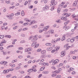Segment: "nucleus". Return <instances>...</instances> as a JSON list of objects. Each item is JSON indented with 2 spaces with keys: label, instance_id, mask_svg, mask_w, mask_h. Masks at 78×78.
Segmentation results:
<instances>
[{
  "label": "nucleus",
  "instance_id": "f257e3e1",
  "mask_svg": "<svg viewBox=\"0 0 78 78\" xmlns=\"http://www.w3.org/2000/svg\"><path fill=\"white\" fill-rule=\"evenodd\" d=\"M48 9H49V6H48V5H46L44 7H43L42 9L43 11H47L48 10Z\"/></svg>",
  "mask_w": 78,
  "mask_h": 78
},
{
  "label": "nucleus",
  "instance_id": "f03ea898",
  "mask_svg": "<svg viewBox=\"0 0 78 78\" xmlns=\"http://www.w3.org/2000/svg\"><path fill=\"white\" fill-rule=\"evenodd\" d=\"M34 71V72H37V70L36 69H30L28 70V72H33Z\"/></svg>",
  "mask_w": 78,
  "mask_h": 78
},
{
  "label": "nucleus",
  "instance_id": "7ed1b4c3",
  "mask_svg": "<svg viewBox=\"0 0 78 78\" xmlns=\"http://www.w3.org/2000/svg\"><path fill=\"white\" fill-rule=\"evenodd\" d=\"M58 62H59V59H56L55 60V62L52 63V65L54 66L55 65V64H57V63H58Z\"/></svg>",
  "mask_w": 78,
  "mask_h": 78
},
{
  "label": "nucleus",
  "instance_id": "20e7f679",
  "mask_svg": "<svg viewBox=\"0 0 78 78\" xmlns=\"http://www.w3.org/2000/svg\"><path fill=\"white\" fill-rule=\"evenodd\" d=\"M51 6H55V0H52L51 1Z\"/></svg>",
  "mask_w": 78,
  "mask_h": 78
},
{
  "label": "nucleus",
  "instance_id": "39448f33",
  "mask_svg": "<svg viewBox=\"0 0 78 78\" xmlns=\"http://www.w3.org/2000/svg\"><path fill=\"white\" fill-rule=\"evenodd\" d=\"M6 17H8V19H9V20H12V19H13V18L11 16L9 15H7L6 16Z\"/></svg>",
  "mask_w": 78,
  "mask_h": 78
},
{
  "label": "nucleus",
  "instance_id": "423d86ee",
  "mask_svg": "<svg viewBox=\"0 0 78 78\" xmlns=\"http://www.w3.org/2000/svg\"><path fill=\"white\" fill-rule=\"evenodd\" d=\"M34 38L32 40V42H34V41H37V39H36V36L35 35L34 37Z\"/></svg>",
  "mask_w": 78,
  "mask_h": 78
},
{
  "label": "nucleus",
  "instance_id": "0eeeda50",
  "mask_svg": "<svg viewBox=\"0 0 78 78\" xmlns=\"http://www.w3.org/2000/svg\"><path fill=\"white\" fill-rule=\"evenodd\" d=\"M9 71V69H7L6 70H5L3 71V73H8Z\"/></svg>",
  "mask_w": 78,
  "mask_h": 78
},
{
  "label": "nucleus",
  "instance_id": "6e6552de",
  "mask_svg": "<svg viewBox=\"0 0 78 78\" xmlns=\"http://www.w3.org/2000/svg\"><path fill=\"white\" fill-rule=\"evenodd\" d=\"M37 44V42L35 41L33 42L32 44H31V46L32 47H34V46H35V45Z\"/></svg>",
  "mask_w": 78,
  "mask_h": 78
},
{
  "label": "nucleus",
  "instance_id": "1a4fd4ad",
  "mask_svg": "<svg viewBox=\"0 0 78 78\" xmlns=\"http://www.w3.org/2000/svg\"><path fill=\"white\" fill-rule=\"evenodd\" d=\"M75 38L74 37H73L70 40V42L71 43H73L74 41H75Z\"/></svg>",
  "mask_w": 78,
  "mask_h": 78
},
{
  "label": "nucleus",
  "instance_id": "9d476101",
  "mask_svg": "<svg viewBox=\"0 0 78 78\" xmlns=\"http://www.w3.org/2000/svg\"><path fill=\"white\" fill-rule=\"evenodd\" d=\"M34 23H35V20H33L32 22L30 23L29 25H33Z\"/></svg>",
  "mask_w": 78,
  "mask_h": 78
},
{
  "label": "nucleus",
  "instance_id": "9b49d317",
  "mask_svg": "<svg viewBox=\"0 0 78 78\" xmlns=\"http://www.w3.org/2000/svg\"><path fill=\"white\" fill-rule=\"evenodd\" d=\"M53 49V48L52 47H50L49 48H47V50L48 51H51Z\"/></svg>",
  "mask_w": 78,
  "mask_h": 78
},
{
  "label": "nucleus",
  "instance_id": "f8f14e48",
  "mask_svg": "<svg viewBox=\"0 0 78 78\" xmlns=\"http://www.w3.org/2000/svg\"><path fill=\"white\" fill-rule=\"evenodd\" d=\"M74 70V68H71L69 69V70L68 71V72H70L71 71H73Z\"/></svg>",
  "mask_w": 78,
  "mask_h": 78
},
{
  "label": "nucleus",
  "instance_id": "ddd939ff",
  "mask_svg": "<svg viewBox=\"0 0 78 78\" xmlns=\"http://www.w3.org/2000/svg\"><path fill=\"white\" fill-rule=\"evenodd\" d=\"M77 5V1H75L74 2L73 4V6H75Z\"/></svg>",
  "mask_w": 78,
  "mask_h": 78
},
{
  "label": "nucleus",
  "instance_id": "4468645a",
  "mask_svg": "<svg viewBox=\"0 0 78 78\" xmlns=\"http://www.w3.org/2000/svg\"><path fill=\"white\" fill-rule=\"evenodd\" d=\"M43 73H44V74H48L49 73L48 71H44L42 72Z\"/></svg>",
  "mask_w": 78,
  "mask_h": 78
},
{
  "label": "nucleus",
  "instance_id": "2eb2a0df",
  "mask_svg": "<svg viewBox=\"0 0 78 78\" xmlns=\"http://www.w3.org/2000/svg\"><path fill=\"white\" fill-rule=\"evenodd\" d=\"M66 18H67L66 17H62L61 18V20H64V21H66Z\"/></svg>",
  "mask_w": 78,
  "mask_h": 78
},
{
  "label": "nucleus",
  "instance_id": "dca6fc26",
  "mask_svg": "<svg viewBox=\"0 0 78 78\" xmlns=\"http://www.w3.org/2000/svg\"><path fill=\"white\" fill-rule=\"evenodd\" d=\"M44 69H45V66H43L42 67H41L40 68V71H42V70H44Z\"/></svg>",
  "mask_w": 78,
  "mask_h": 78
},
{
  "label": "nucleus",
  "instance_id": "f3484780",
  "mask_svg": "<svg viewBox=\"0 0 78 78\" xmlns=\"http://www.w3.org/2000/svg\"><path fill=\"white\" fill-rule=\"evenodd\" d=\"M49 33H51V34H53L54 33V30H50L49 31Z\"/></svg>",
  "mask_w": 78,
  "mask_h": 78
},
{
  "label": "nucleus",
  "instance_id": "a211bd4d",
  "mask_svg": "<svg viewBox=\"0 0 78 78\" xmlns=\"http://www.w3.org/2000/svg\"><path fill=\"white\" fill-rule=\"evenodd\" d=\"M25 21H26L27 22H30V21H31V20H29L27 18H25Z\"/></svg>",
  "mask_w": 78,
  "mask_h": 78
},
{
  "label": "nucleus",
  "instance_id": "6ab92c4d",
  "mask_svg": "<svg viewBox=\"0 0 78 78\" xmlns=\"http://www.w3.org/2000/svg\"><path fill=\"white\" fill-rule=\"evenodd\" d=\"M41 53H42V54H44V53H46V51L45 50L42 51H41Z\"/></svg>",
  "mask_w": 78,
  "mask_h": 78
},
{
  "label": "nucleus",
  "instance_id": "aec40b11",
  "mask_svg": "<svg viewBox=\"0 0 78 78\" xmlns=\"http://www.w3.org/2000/svg\"><path fill=\"white\" fill-rule=\"evenodd\" d=\"M65 37H66V36H63L62 39V41H64V40H65Z\"/></svg>",
  "mask_w": 78,
  "mask_h": 78
},
{
  "label": "nucleus",
  "instance_id": "412c9836",
  "mask_svg": "<svg viewBox=\"0 0 78 78\" xmlns=\"http://www.w3.org/2000/svg\"><path fill=\"white\" fill-rule=\"evenodd\" d=\"M21 15L22 16H25V13H24L23 11H22L21 12Z\"/></svg>",
  "mask_w": 78,
  "mask_h": 78
},
{
  "label": "nucleus",
  "instance_id": "4be33fe9",
  "mask_svg": "<svg viewBox=\"0 0 78 78\" xmlns=\"http://www.w3.org/2000/svg\"><path fill=\"white\" fill-rule=\"evenodd\" d=\"M37 25H36L35 26H32V28H37Z\"/></svg>",
  "mask_w": 78,
  "mask_h": 78
},
{
  "label": "nucleus",
  "instance_id": "5701e85b",
  "mask_svg": "<svg viewBox=\"0 0 78 78\" xmlns=\"http://www.w3.org/2000/svg\"><path fill=\"white\" fill-rule=\"evenodd\" d=\"M2 52L3 53V55H6V54L7 53H6V52H5V51H3V50H2Z\"/></svg>",
  "mask_w": 78,
  "mask_h": 78
},
{
  "label": "nucleus",
  "instance_id": "b1692460",
  "mask_svg": "<svg viewBox=\"0 0 78 78\" xmlns=\"http://www.w3.org/2000/svg\"><path fill=\"white\" fill-rule=\"evenodd\" d=\"M60 11H61V9L60 8H58L57 9V12L58 13H59V12H60Z\"/></svg>",
  "mask_w": 78,
  "mask_h": 78
},
{
  "label": "nucleus",
  "instance_id": "393cba45",
  "mask_svg": "<svg viewBox=\"0 0 78 78\" xmlns=\"http://www.w3.org/2000/svg\"><path fill=\"white\" fill-rule=\"evenodd\" d=\"M46 45H47V46L49 45V46H50L51 45V43H47L46 44Z\"/></svg>",
  "mask_w": 78,
  "mask_h": 78
},
{
  "label": "nucleus",
  "instance_id": "a878e982",
  "mask_svg": "<svg viewBox=\"0 0 78 78\" xmlns=\"http://www.w3.org/2000/svg\"><path fill=\"white\" fill-rule=\"evenodd\" d=\"M4 35H0V39H3V37H4Z\"/></svg>",
  "mask_w": 78,
  "mask_h": 78
},
{
  "label": "nucleus",
  "instance_id": "bb28decb",
  "mask_svg": "<svg viewBox=\"0 0 78 78\" xmlns=\"http://www.w3.org/2000/svg\"><path fill=\"white\" fill-rule=\"evenodd\" d=\"M20 12H18L16 13L15 14V16H19V15H20Z\"/></svg>",
  "mask_w": 78,
  "mask_h": 78
},
{
  "label": "nucleus",
  "instance_id": "cd10ccee",
  "mask_svg": "<svg viewBox=\"0 0 78 78\" xmlns=\"http://www.w3.org/2000/svg\"><path fill=\"white\" fill-rule=\"evenodd\" d=\"M70 40H71V39L70 38H68L66 40V41L69 42H70Z\"/></svg>",
  "mask_w": 78,
  "mask_h": 78
},
{
  "label": "nucleus",
  "instance_id": "c85d7f7f",
  "mask_svg": "<svg viewBox=\"0 0 78 78\" xmlns=\"http://www.w3.org/2000/svg\"><path fill=\"white\" fill-rule=\"evenodd\" d=\"M61 41V38H59L56 40V42H58V41Z\"/></svg>",
  "mask_w": 78,
  "mask_h": 78
},
{
  "label": "nucleus",
  "instance_id": "c756f323",
  "mask_svg": "<svg viewBox=\"0 0 78 78\" xmlns=\"http://www.w3.org/2000/svg\"><path fill=\"white\" fill-rule=\"evenodd\" d=\"M5 37H8V38H11V36L9 35H5Z\"/></svg>",
  "mask_w": 78,
  "mask_h": 78
},
{
  "label": "nucleus",
  "instance_id": "7c9ffc66",
  "mask_svg": "<svg viewBox=\"0 0 78 78\" xmlns=\"http://www.w3.org/2000/svg\"><path fill=\"white\" fill-rule=\"evenodd\" d=\"M54 72L55 73H56V74H58V73H59V71L58 70L55 71Z\"/></svg>",
  "mask_w": 78,
  "mask_h": 78
},
{
  "label": "nucleus",
  "instance_id": "2f4dec72",
  "mask_svg": "<svg viewBox=\"0 0 78 78\" xmlns=\"http://www.w3.org/2000/svg\"><path fill=\"white\" fill-rule=\"evenodd\" d=\"M70 9H71V10H72L73 11H75V9H76L75 8H73V9H71V8H69Z\"/></svg>",
  "mask_w": 78,
  "mask_h": 78
},
{
  "label": "nucleus",
  "instance_id": "473e14b6",
  "mask_svg": "<svg viewBox=\"0 0 78 78\" xmlns=\"http://www.w3.org/2000/svg\"><path fill=\"white\" fill-rule=\"evenodd\" d=\"M57 23H60L61 22V20H57L56 21Z\"/></svg>",
  "mask_w": 78,
  "mask_h": 78
},
{
  "label": "nucleus",
  "instance_id": "72a5a7b5",
  "mask_svg": "<svg viewBox=\"0 0 78 78\" xmlns=\"http://www.w3.org/2000/svg\"><path fill=\"white\" fill-rule=\"evenodd\" d=\"M6 42V41L5 40H4L2 41L1 42V44H5Z\"/></svg>",
  "mask_w": 78,
  "mask_h": 78
},
{
  "label": "nucleus",
  "instance_id": "f704fd0d",
  "mask_svg": "<svg viewBox=\"0 0 78 78\" xmlns=\"http://www.w3.org/2000/svg\"><path fill=\"white\" fill-rule=\"evenodd\" d=\"M61 77V76L60 75H58L56 76V78H60Z\"/></svg>",
  "mask_w": 78,
  "mask_h": 78
},
{
  "label": "nucleus",
  "instance_id": "c9c22d12",
  "mask_svg": "<svg viewBox=\"0 0 78 78\" xmlns=\"http://www.w3.org/2000/svg\"><path fill=\"white\" fill-rule=\"evenodd\" d=\"M64 4H65V3L64 2H62L61 4L59 5V6H62V5H64Z\"/></svg>",
  "mask_w": 78,
  "mask_h": 78
},
{
  "label": "nucleus",
  "instance_id": "e433bc0d",
  "mask_svg": "<svg viewBox=\"0 0 78 78\" xmlns=\"http://www.w3.org/2000/svg\"><path fill=\"white\" fill-rule=\"evenodd\" d=\"M54 9H55V6H53L51 8V11H53V10H54Z\"/></svg>",
  "mask_w": 78,
  "mask_h": 78
},
{
  "label": "nucleus",
  "instance_id": "4c0bfd02",
  "mask_svg": "<svg viewBox=\"0 0 78 78\" xmlns=\"http://www.w3.org/2000/svg\"><path fill=\"white\" fill-rule=\"evenodd\" d=\"M70 28V27H66L65 29V30H68V29H69Z\"/></svg>",
  "mask_w": 78,
  "mask_h": 78
},
{
  "label": "nucleus",
  "instance_id": "58836bf2",
  "mask_svg": "<svg viewBox=\"0 0 78 78\" xmlns=\"http://www.w3.org/2000/svg\"><path fill=\"white\" fill-rule=\"evenodd\" d=\"M25 41L24 40H22L20 41V43H21V44H22V43H25Z\"/></svg>",
  "mask_w": 78,
  "mask_h": 78
},
{
  "label": "nucleus",
  "instance_id": "ea45409f",
  "mask_svg": "<svg viewBox=\"0 0 78 78\" xmlns=\"http://www.w3.org/2000/svg\"><path fill=\"white\" fill-rule=\"evenodd\" d=\"M27 49L28 50V51H31L32 48H27Z\"/></svg>",
  "mask_w": 78,
  "mask_h": 78
},
{
  "label": "nucleus",
  "instance_id": "a19ab883",
  "mask_svg": "<svg viewBox=\"0 0 78 78\" xmlns=\"http://www.w3.org/2000/svg\"><path fill=\"white\" fill-rule=\"evenodd\" d=\"M76 72L75 71H73L72 72V75H75Z\"/></svg>",
  "mask_w": 78,
  "mask_h": 78
},
{
  "label": "nucleus",
  "instance_id": "79ce46f5",
  "mask_svg": "<svg viewBox=\"0 0 78 78\" xmlns=\"http://www.w3.org/2000/svg\"><path fill=\"white\" fill-rule=\"evenodd\" d=\"M28 25V23H24L23 24V25L24 26H26V25Z\"/></svg>",
  "mask_w": 78,
  "mask_h": 78
},
{
  "label": "nucleus",
  "instance_id": "37998d69",
  "mask_svg": "<svg viewBox=\"0 0 78 78\" xmlns=\"http://www.w3.org/2000/svg\"><path fill=\"white\" fill-rule=\"evenodd\" d=\"M70 53L71 54H75V52L74 51H70Z\"/></svg>",
  "mask_w": 78,
  "mask_h": 78
},
{
  "label": "nucleus",
  "instance_id": "c03bdc74",
  "mask_svg": "<svg viewBox=\"0 0 78 78\" xmlns=\"http://www.w3.org/2000/svg\"><path fill=\"white\" fill-rule=\"evenodd\" d=\"M14 69L13 68V69H9V72H10V71H12V70H14Z\"/></svg>",
  "mask_w": 78,
  "mask_h": 78
},
{
  "label": "nucleus",
  "instance_id": "a18cd8bd",
  "mask_svg": "<svg viewBox=\"0 0 78 78\" xmlns=\"http://www.w3.org/2000/svg\"><path fill=\"white\" fill-rule=\"evenodd\" d=\"M72 17H73V18H75V17H76V16H75V14H73L72 15Z\"/></svg>",
  "mask_w": 78,
  "mask_h": 78
},
{
  "label": "nucleus",
  "instance_id": "49530a36",
  "mask_svg": "<svg viewBox=\"0 0 78 78\" xmlns=\"http://www.w3.org/2000/svg\"><path fill=\"white\" fill-rule=\"evenodd\" d=\"M25 52H28V48L27 49H25Z\"/></svg>",
  "mask_w": 78,
  "mask_h": 78
},
{
  "label": "nucleus",
  "instance_id": "de8ad7c7",
  "mask_svg": "<svg viewBox=\"0 0 78 78\" xmlns=\"http://www.w3.org/2000/svg\"><path fill=\"white\" fill-rule=\"evenodd\" d=\"M28 30V28H25L23 29V30H22L23 31H25L26 30Z\"/></svg>",
  "mask_w": 78,
  "mask_h": 78
},
{
  "label": "nucleus",
  "instance_id": "09e8293b",
  "mask_svg": "<svg viewBox=\"0 0 78 78\" xmlns=\"http://www.w3.org/2000/svg\"><path fill=\"white\" fill-rule=\"evenodd\" d=\"M39 45V44H37L35 46V48H37V47Z\"/></svg>",
  "mask_w": 78,
  "mask_h": 78
},
{
  "label": "nucleus",
  "instance_id": "8fccbe9b",
  "mask_svg": "<svg viewBox=\"0 0 78 78\" xmlns=\"http://www.w3.org/2000/svg\"><path fill=\"white\" fill-rule=\"evenodd\" d=\"M41 49H38L37 50V52H40V51H41Z\"/></svg>",
  "mask_w": 78,
  "mask_h": 78
},
{
  "label": "nucleus",
  "instance_id": "3c124183",
  "mask_svg": "<svg viewBox=\"0 0 78 78\" xmlns=\"http://www.w3.org/2000/svg\"><path fill=\"white\" fill-rule=\"evenodd\" d=\"M5 28V26H3L2 27H1V29H2V30H3Z\"/></svg>",
  "mask_w": 78,
  "mask_h": 78
},
{
  "label": "nucleus",
  "instance_id": "603ef678",
  "mask_svg": "<svg viewBox=\"0 0 78 78\" xmlns=\"http://www.w3.org/2000/svg\"><path fill=\"white\" fill-rule=\"evenodd\" d=\"M43 31H46V30H47V27H45L43 29Z\"/></svg>",
  "mask_w": 78,
  "mask_h": 78
},
{
  "label": "nucleus",
  "instance_id": "864d4df0",
  "mask_svg": "<svg viewBox=\"0 0 78 78\" xmlns=\"http://www.w3.org/2000/svg\"><path fill=\"white\" fill-rule=\"evenodd\" d=\"M69 22H70V21H68L67 22H65L64 23L65 25H67L69 23Z\"/></svg>",
  "mask_w": 78,
  "mask_h": 78
},
{
  "label": "nucleus",
  "instance_id": "5fc2aeb1",
  "mask_svg": "<svg viewBox=\"0 0 78 78\" xmlns=\"http://www.w3.org/2000/svg\"><path fill=\"white\" fill-rule=\"evenodd\" d=\"M25 78H31V77H30V76H25Z\"/></svg>",
  "mask_w": 78,
  "mask_h": 78
},
{
  "label": "nucleus",
  "instance_id": "6e6d98bb",
  "mask_svg": "<svg viewBox=\"0 0 78 78\" xmlns=\"http://www.w3.org/2000/svg\"><path fill=\"white\" fill-rule=\"evenodd\" d=\"M73 59H76V56H74L73 57Z\"/></svg>",
  "mask_w": 78,
  "mask_h": 78
},
{
  "label": "nucleus",
  "instance_id": "4d7b16f0",
  "mask_svg": "<svg viewBox=\"0 0 78 78\" xmlns=\"http://www.w3.org/2000/svg\"><path fill=\"white\" fill-rule=\"evenodd\" d=\"M17 26H16L13 27V30H16V29H17Z\"/></svg>",
  "mask_w": 78,
  "mask_h": 78
},
{
  "label": "nucleus",
  "instance_id": "13d9d810",
  "mask_svg": "<svg viewBox=\"0 0 78 78\" xmlns=\"http://www.w3.org/2000/svg\"><path fill=\"white\" fill-rule=\"evenodd\" d=\"M56 76V74H53L52 75V76Z\"/></svg>",
  "mask_w": 78,
  "mask_h": 78
},
{
  "label": "nucleus",
  "instance_id": "bf43d9fd",
  "mask_svg": "<svg viewBox=\"0 0 78 78\" xmlns=\"http://www.w3.org/2000/svg\"><path fill=\"white\" fill-rule=\"evenodd\" d=\"M3 25L4 26L7 25H8V23H4Z\"/></svg>",
  "mask_w": 78,
  "mask_h": 78
},
{
  "label": "nucleus",
  "instance_id": "052dcab7",
  "mask_svg": "<svg viewBox=\"0 0 78 78\" xmlns=\"http://www.w3.org/2000/svg\"><path fill=\"white\" fill-rule=\"evenodd\" d=\"M19 5H20L19 3H17L15 5L16 6H19Z\"/></svg>",
  "mask_w": 78,
  "mask_h": 78
},
{
  "label": "nucleus",
  "instance_id": "680f3d73",
  "mask_svg": "<svg viewBox=\"0 0 78 78\" xmlns=\"http://www.w3.org/2000/svg\"><path fill=\"white\" fill-rule=\"evenodd\" d=\"M28 4V1H27L25 2V3H24V5H26Z\"/></svg>",
  "mask_w": 78,
  "mask_h": 78
},
{
  "label": "nucleus",
  "instance_id": "e2e57ef3",
  "mask_svg": "<svg viewBox=\"0 0 78 78\" xmlns=\"http://www.w3.org/2000/svg\"><path fill=\"white\" fill-rule=\"evenodd\" d=\"M21 36H22V37H25V35L23 34H22Z\"/></svg>",
  "mask_w": 78,
  "mask_h": 78
},
{
  "label": "nucleus",
  "instance_id": "0e129e2a",
  "mask_svg": "<svg viewBox=\"0 0 78 78\" xmlns=\"http://www.w3.org/2000/svg\"><path fill=\"white\" fill-rule=\"evenodd\" d=\"M16 70H18V69H20V67L18 66L17 67H16Z\"/></svg>",
  "mask_w": 78,
  "mask_h": 78
},
{
  "label": "nucleus",
  "instance_id": "69168bd1",
  "mask_svg": "<svg viewBox=\"0 0 78 78\" xmlns=\"http://www.w3.org/2000/svg\"><path fill=\"white\" fill-rule=\"evenodd\" d=\"M58 70L59 71V72L61 71L62 70V69L61 68H59L58 69Z\"/></svg>",
  "mask_w": 78,
  "mask_h": 78
},
{
  "label": "nucleus",
  "instance_id": "338daca9",
  "mask_svg": "<svg viewBox=\"0 0 78 78\" xmlns=\"http://www.w3.org/2000/svg\"><path fill=\"white\" fill-rule=\"evenodd\" d=\"M33 36H30V37H29V40H30V39H32L33 38Z\"/></svg>",
  "mask_w": 78,
  "mask_h": 78
},
{
  "label": "nucleus",
  "instance_id": "774afa93",
  "mask_svg": "<svg viewBox=\"0 0 78 78\" xmlns=\"http://www.w3.org/2000/svg\"><path fill=\"white\" fill-rule=\"evenodd\" d=\"M39 33H42L43 32V30H39Z\"/></svg>",
  "mask_w": 78,
  "mask_h": 78
}]
</instances>
